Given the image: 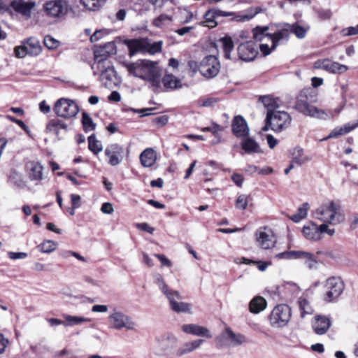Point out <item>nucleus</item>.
Here are the masks:
<instances>
[{
  "label": "nucleus",
  "instance_id": "b1692460",
  "mask_svg": "<svg viewBox=\"0 0 358 358\" xmlns=\"http://www.w3.org/2000/svg\"><path fill=\"white\" fill-rule=\"evenodd\" d=\"M34 6V2L24 1L22 0H15L10 3V7L13 10L27 17L30 16L31 10Z\"/></svg>",
  "mask_w": 358,
  "mask_h": 358
},
{
  "label": "nucleus",
  "instance_id": "cd10ccee",
  "mask_svg": "<svg viewBox=\"0 0 358 358\" xmlns=\"http://www.w3.org/2000/svg\"><path fill=\"white\" fill-rule=\"evenodd\" d=\"M162 46H129V56L132 57L136 54L143 55H153L162 51Z\"/></svg>",
  "mask_w": 358,
  "mask_h": 358
},
{
  "label": "nucleus",
  "instance_id": "4be33fe9",
  "mask_svg": "<svg viewBox=\"0 0 358 358\" xmlns=\"http://www.w3.org/2000/svg\"><path fill=\"white\" fill-rule=\"evenodd\" d=\"M26 172L29 178L32 181L43 180V166L38 162L29 161L25 165Z\"/></svg>",
  "mask_w": 358,
  "mask_h": 358
},
{
  "label": "nucleus",
  "instance_id": "052dcab7",
  "mask_svg": "<svg viewBox=\"0 0 358 358\" xmlns=\"http://www.w3.org/2000/svg\"><path fill=\"white\" fill-rule=\"evenodd\" d=\"M217 101L218 100L216 98H207L203 101H200L199 105L203 107H210L213 106L217 102Z\"/></svg>",
  "mask_w": 358,
  "mask_h": 358
},
{
  "label": "nucleus",
  "instance_id": "ea45409f",
  "mask_svg": "<svg viewBox=\"0 0 358 358\" xmlns=\"http://www.w3.org/2000/svg\"><path fill=\"white\" fill-rule=\"evenodd\" d=\"M271 30V24L268 26H257L252 30L253 38L257 41L261 42L265 36H267V31Z\"/></svg>",
  "mask_w": 358,
  "mask_h": 358
},
{
  "label": "nucleus",
  "instance_id": "393cba45",
  "mask_svg": "<svg viewBox=\"0 0 358 358\" xmlns=\"http://www.w3.org/2000/svg\"><path fill=\"white\" fill-rule=\"evenodd\" d=\"M203 341V339H196L185 343L176 350V356L182 357L186 354L191 353L199 348Z\"/></svg>",
  "mask_w": 358,
  "mask_h": 358
},
{
  "label": "nucleus",
  "instance_id": "a878e982",
  "mask_svg": "<svg viewBox=\"0 0 358 358\" xmlns=\"http://www.w3.org/2000/svg\"><path fill=\"white\" fill-rule=\"evenodd\" d=\"M162 41L153 43L152 45H162ZM151 45L150 43L146 42L144 39H127L124 36H119L115 38L114 41L107 42L104 45Z\"/></svg>",
  "mask_w": 358,
  "mask_h": 358
},
{
  "label": "nucleus",
  "instance_id": "6ab92c4d",
  "mask_svg": "<svg viewBox=\"0 0 358 358\" xmlns=\"http://www.w3.org/2000/svg\"><path fill=\"white\" fill-rule=\"evenodd\" d=\"M232 13L222 11L218 9H210L208 10L204 15V20L200 24L203 26L208 27L209 28H213L217 26V23L215 21V18L220 16H231Z\"/></svg>",
  "mask_w": 358,
  "mask_h": 358
},
{
  "label": "nucleus",
  "instance_id": "473e14b6",
  "mask_svg": "<svg viewBox=\"0 0 358 358\" xmlns=\"http://www.w3.org/2000/svg\"><path fill=\"white\" fill-rule=\"evenodd\" d=\"M297 303L300 311V315L302 318L305 317L308 315L313 314V308L306 296H302L299 297Z\"/></svg>",
  "mask_w": 358,
  "mask_h": 358
},
{
  "label": "nucleus",
  "instance_id": "4d7b16f0",
  "mask_svg": "<svg viewBox=\"0 0 358 358\" xmlns=\"http://www.w3.org/2000/svg\"><path fill=\"white\" fill-rule=\"evenodd\" d=\"M169 302L170 303V298H173V301H180L182 299V296L180 294L178 291L170 289L165 294Z\"/></svg>",
  "mask_w": 358,
  "mask_h": 358
},
{
  "label": "nucleus",
  "instance_id": "a18cd8bd",
  "mask_svg": "<svg viewBox=\"0 0 358 358\" xmlns=\"http://www.w3.org/2000/svg\"><path fill=\"white\" fill-rule=\"evenodd\" d=\"M80 1L87 9L96 10L104 4L106 0H80Z\"/></svg>",
  "mask_w": 358,
  "mask_h": 358
},
{
  "label": "nucleus",
  "instance_id": "ddd939ff",
  "mask_svg": "<svg viewBox=\"0 0 358 358\" xmlns=\"http://www.w3.org/2000/svg\"><path fill=\"white\" fill-rule=\"evenodd\" d=\"M220 64L215 56L205 57L200 63L199 71L206 78H213L220 72Z\"/></svg>",
  "mask_w": 358,
  "mask_h": 358
},
{
  "label": "nucleus",
  "instance_id": "72a5a7b5",
  "mask_svg": "<svg viewBox=\"0 0 358 358\" xmlns=\"http://www.w3.org/2000/svg\"><path fill=\"white\" fill-rule=\"evenodd\" d=\"M291 155L292 163L298 166H301L310 160V157L304 155L303 150L301 148H295L293 149Z\"/></svg>",
  "mask_w": 358,
  "mask_h": 358
},
{
  "label": "nucleus",
  "instance_id": "aec40b11",
  "mask_svg": "<svg viewBox=\"0 0 358 358\" xmlns=\"http://www.w3.org/2000/svg\"><path fill=\"white\" fill-rule=\"evenodd\" d=\"M331 322L326 316L317 315H315L312 322V327L314 332L318 335L324 334L330 328Z\"/></svg>",
  "mask_w": 358,
  "mask_h": 358
},
{
  "label": "nucleus",
  "instance_id": "58836bf2",
  "mask_svg": "<svg viewBox=\"0 0 358 358\" xmlns=\"http://www.w3.org/2000/svg\"><path fill=\"white\" fill-rule=\"evenodd\" d=\"M64 325L65 326H75L79 325L84 322H91L90 318L85 317L83 316H74L70 315H64Z\"/></svg>",
  "mask_w": 358,
  "mask_h": 358
},
{
  "label": "nucleus",
  "instance_id": "bf43d9fd",
  "mask_svg": "<svg viewBox=\"0 0 358 358\" xmlns=\"http://www.w3.org/2000/svg\"><path fill=\"white\" fill-rule=\"evenodd\" d=\"M8 256L10 259L16 260V259H25L27 257V254L26 252H8Z\"/></svg>",
  "mask_w": 358,
  "mask_h": 358
},
{
  "label": "nucleus",
  "instance_id": "20e7f679",
  "mask_svg": "<svg viewBox=\"0 0 358 358\" xmlns=\"http://www.w3.org/2000/svg\"><path fill=\"white\" fill-rule=\"evenodd\" d=\"M108 322L111 329L134 330L136 323L132 318L117 308H113L108 315Z\"/></svg>",
  "mask_w": 358,
  "mask_h": 358
},
{
  "label": "nucleus",
  "instance_id": "f03ea898",
  "mask_svg": "<svg viewBox=\"0 0 358 358\" xmlns=\"http://www.w3.org/2000/svg\"><path fill=\"white\" fill-rule=\"evenodd\" d=\"M224 55L226 58L236 60L239 59L245 62H250L258 55V50L263 57L270 55L275 46H222Z\"/></svg>",
  "mask_w": 358,
  "mask_h": 358
},
{
  "label": "nucleus",
  "instance_id": "4c0bfd02",
  "mask_svg": "<svg viewBox=\"0 0 358 358\" xmlns=\"http://www.w3.org/2000/svg\"><path fill=\"white\" fill-rule=\"evenodd\" d=\"M170 307L176 313H191V305L180 301H173V298H170Z\"/></svg>",
  "mask_w": 358,
  "mask_h": 358
},
{
  "label": "nucleus",
  "instance_id": "c85d7f7f",
  "mask_svg": "<svg viewBox=\"0 0 358 358\" xmlns=\"http://www.w3.org/2000/svg\"><path fill=\"white\" fill-rule=\"evenodd\" d=\"M41 50V46H15L14 52L16 57L23 58L27 55H38Z\"/></svg>",
  "mask_w": 358,
  "mask_h": 358
},
{
  "label": "nucleus",
  "instance_id": "1a4fd4ad",
  "mask_svg": "<svg viewBox=\"0 0 358 358\" xmlns=\"http://www.w3.org/2000/svg\"><path fill=\"white\" fill-rule=\"evenodd\" d=\"M53 110L57 116L70 119L78 113L79 107L73 100L61 98L55 102Z\"/></svg>",
  "mask_w": 358,
  "mask_h": 358
},
{
  "label": "nucleus",
  "instance_id": "09e8293b",
  "mask_svg": "<svg viewBox=\"0 0 358 358\" xmlns=\"http://www.w3.org/2000/svg\"><path fill=\"white\" fill-rule=\"evenodd\" d=\"M154 276L155 282L157 285L158 287L162 291V292L165 294L167 292L170 290V289L166 284L162 275L160 273H155Z\"/></svg>",
  "mask_w": 358,
  "mask_h": 358
},
{
  "label": "nucleus",
  "instance_id": "774afa93",
  "mask_svg": "<svg viewBox=\"0 0 358 358\" xmlns=\"http://www.w3.org/2000/svg\"><path fill=\"white\" fill-rule=\"evenodd\" d=\"M155 257H156L161 262L162 266H166L168 267H171L172 266L171 261L164 255L155 254Z\"/></svg>",
  "mask_w": 358,
  "mask_h": 358
},
{
  "label": "nucleus",
  "instance_id": "a211bd4d",
  "mask_svg": "<svg viewBox=\"0 0 358 358\" xmlns=\"http://www.w3.org/2000/svg\"><path fill=\"white\" fill-rule=\"evenodd\" d=\"M94 61L97 63V68L102 62L106 60L110 56L117 52L116 46H94Z\"/></svg>",
  "mask_w": 358,
  "mask_h": 358
},
{
  "label": "nucleus",
  "instance_id": "c9c22d12",
  "mask_svg": "<svg viewBox=\"0 0 358 358\" xmlns=\"http://www.w3.org/2000/svg\"><path fill=\"white\" fill-rule=\"evenodd\" d=\"M358 127V120L353 124H346L343 127L335 128L327 138H334L349 133Z\"/></svg>",
  "mask_w": 358,
  "mask_h": 358
},
{
  "label": "nucleus",
  "instance_id": "412c9836",
  "mask_svg": "<svg viewBox=\"0 0 358 358\" xmlns=\"http://www.w3.org/2000/svg\"><path fill=\"white\" fill-rule=\"evenodd\" d=\"M182 331L187 334H192L196 336L212 338L210 330L203 326L196 324H185L181 326Z\"/></svg>",
  "mask_w": 358,
  "mask_h": 358
},
{
  "label": "nucleus",
  "instance_id": "69168bd1",
  "mask_svg": "<svg viewBox=\"0 0 358 358\" xmlns=\"http://www.w3.org/2000/svg\"><path fill=\"white\" fill-rule=\"evenodd\" d=\"M266 141L268 145V147L271 149L274 148L276 146V145L278 143V141L275 138H274V136L271 134L266 135Z\"/></svg>",
  "mask_w": 358,
  "mask_h": 358
},
{
  "label": "nucleus",
  "instance_id": "2f4dec72",
  "mask_svg": "<svg viewBox=\"0 0 358 358\" xmlns=\"http://www.w3.org/2000/svg\"><path fill=\"white\" fill-rule=\"evenodd\" d=\"M140 160L144 167H151L157 160V153L152 148H147L141 154Z\"/></svg>",
  "mask_w": 358,
  "mask_h": 358
},
{
  "label": "nucleus",
  "instance_id": "0eeeda50",
  "mask_svg": "<svg viewBox=\"0 0 358 358\" xmlns=\"http://www.w3.org/2000/svg\"><path fill=\"white\" fill-rule=\"evenodd\" d=\"M268 115V124L275 133H281L288 129L292 123L290 115L284 110L271 112Z\"/></svg>",
  "mask_w": 358,
  "mask_h": 358
},
{
  "label": "nucleus",
  "instance_id": "49530a36",
  "mask_svg": "<svg viewBox=\"0 0 358 358\" xmlns=\"http://www.w3.org/2000/svg\"><path fill=\"white\" fill-rule=\"evenodd\" d=\"M82 124L86 132L93 131L96 127L90 116L85 112L82 114Z\"/></svg>",
  "mask_w": 358,
  "mask_h": 358
},
{
  "label": "nucleus",
  "instance_id": "79ce46f5",
  "mask_svg": "<svg viewBox=\"0 0 358 358\" xmlns=\"http://www.w3.org/2000/svg\"><path fill=\"white\" fill-rule=\"evenodd\" d=\"M57 248V243L51 240H45L37 246L38 250L43 253H50Z\"/></svg>",
  "mask_w": 358,
  "mask_h": 358
},
{
  "label": "nucleus",
  "instance_id": "5fc2aeb1",
  "mask_svg": "<svg viewBox=\"0 0 358 358\" xmlns=\"http://www.w3.org/2000/svg\"><path fill=\"white\" fill-rule=\"evenodd\" d=\"M248 203V196L245 194L240 195L236 201V207L238 209L245 210Z\"/></svg>",
  "mask_w": 358,
  "mask_h": 358
},
{
  "label": "nucleus",
  "instance_id": "e2e57ef3",
  "mask_svg": "<svg viewBox=\"0 0 358 358\" xmlns=\"http://www.w3.org/2000/svg\"><path fill=\"white\" fill-rule=\"evenodd\" d=\"M163 341H169L172 344H176L178 343V338L172 334H165L162 337Z\"/></svg>",
  "mask_w": 358,
  "mask_h": 358
},
{
  "label": "nucleus",
  "instance_id": "dca6fc26",
  "mask_svg": "<svg viewBox=\"0 0 358 358\" xmlns=\"http://www.w3.org/2000/svg\"><path fill=\"white\" fill-rule=\"evenodd\" d=\"M315 69H322L329 73L342 74L346 72L349 67L346 65L332 62L328 59H319L314 64Z\"/></svg>",
  "mask_w": 358,
  "mask_h": 358
},
{
  "label": "nucleus",
  "instance_id": "e433bc0d",
  "mask_svg": "<svg viewBox=\"0 0 358 358\" xmlns=\"http://www.w3.org/2000/svg\"><path fill=\"white\" fill-rule=\"evenodd\" d=\"M266 307V301L262 296L255 297L250 303V310L252 313H259Z\"/></svg>",
  "mask_w": 358,
  "mask_h": 358
},
{
  "label": "nucleus",
  "instance_id": "39448f33",
  "mask_svg": "<svg viewBox=\"0 0 358 358\" xmlns=\"http://www.w3.org/2000/svg\"><path fill=\"white\" fill-rule=\"evenodd\" d=\"M294 108L306 116L326 120L332 115H329L323 110L309 104L306 101V96L301 92L296 98Z\"/></svg>",
  "mask_w": 358,
  "mask_h": 358
},
{
  "label": "nucleus",
  "instance_id": "9b49d317",
  "mask_svg": "<svg viewBox=\"0 0 358 358\" xmlns=\"http://www.w3.org/2000/svg\"><path fill=\"white\" fill-rule=\"evenodd\" d=\"M245 341V336L241 334L234 333L230 328L227 327L221 334L215 338V343L219 348L236 346Z\"/></svg>",
  "mask_w": 358,
  "mask_h": 358
},
{
  "label": "nucleus",
  "instance_id": "3c124183",
  "mask_svg": "<svg viewBox=\"0 0 358 358\" xmlns=\"http://www.w3.org/2000/svg\"><path fill=\"white\" fill-rule=\"evenodd\" d=\"M99 69L101 72L100 77L102 80H111L112 77L114 76L115 71L113 67L108 66V67L103 69L101 68V66H99Z\"/></svg>",
  "mask_w": 358,
  "mask_h": 358
},
{
  "label": "nucleus",
  "instance_id": "de8ad7c7",
  "mask_svg": "<svg viewBox=\"0 0 358 358\" xmlns=\"http://www.w3.org/2000/svg\"><path fill=\"white\" fill-rule=\"evenodd\" d=\"M249 38V33L245 30H240L233 35L234 43L243 45Z\"/></svg>",
  "mask_w": 358,
  "mask_h": 358
},
{
  "label": "nucleus",
  "instance_id": "8fccbe9b",
  "mask_svg": "<svg viewBox=\"0 0 358 358\" xmlns=\"http://www.w3.org/2000/svg\"><path fill=\"white\" fill-rule=\"evenodd\" d=\"M292 27V32H294V34L299 38H303L305 37L307 31L309 29V27H303L298 24H294L291 25Z\"/></svg>",
  "mask_w": 358,
  "mask_h": 358
},
{
  "label": "nucleus",
  "instance_id": "37998d69",
  "mask_svg": "<svg viewBox=\"0 0 358 358\" xmlns=\"http://www.w3.org/2000/svg\"><path fill=\"white\" fill-rule=\"evenodd\" d=\"M88 148L95 155H97L103 149L101 143L96 139L94 134L88 137Z\"/></svg>",
  "mask_w": 358,
  "mask_h": 358
},
{
  "label": "nucleus",
  "instance_id": "0e129e2a",
  "mask_svg": "<svg viewBox=\"0 0 358 358\" xmlns=\"http://www.w3.org/2000/svg\"><path fill=\"white\" fill-rule=\"evenodd\" d=\"M9 343L8 339L5 338V336L0 334V354H3L5 352L6 347Z\"/></svg>",
  "mask_w": 358,
  "mask_h": 358
},
{
  "label": "nucleus",
  "instance_id": "4468645a",
  "mask_svg": "<svg viewBox=\"0 0 358 358\" xmlns=\"http://www.w3.org/2000/svg\"><path fill=\"white\" fill-rule=\"evenodd\" d=\"M43 9L47 15L50 17L59 18L68 12V3L64 0H51L43 5Z\"/></svg>",
  "mask_w": 358,
  "mask_h": 358
},
{
  "label": "nucleus",
  "instance_id": "423d86ee",
  "mask_svg": "<svg viewBox=\"0 0 358 358\" xmlns=\"http://www.w3.org/2000/svg\"><path fill=\"white\" fill-rule=\"evenodd\" d=\"M291 316L292 311L289 306L285 304L278 305L270 314V324L274 328H282L288 324Z\"/></svg>",
  "mask_w": 358,
  "mask_h": 358
},
{
  "label": "nucleus",
  "instance_id": "864d4df0",
  "mask_svg": "<svg viewBox=\"0 0 358 358\" xmlns=\"http://www.w3.org/2000/svg\"><path fill=\"white\" fill-rule=\"evenodd\" d=\"M60 256L64 259H67L72 256L83 262H87L86 259L84 257L81 256L79 253L71 250H64L61 252Z\"/></svg>",
  "mask_w": 358,
  "mask_h": 358
},
{
  "label": "nucleus",
  "instance_id": "338daca9",
  "mask_svg": "<svg viewBox=\"0 0 358 358\" xmlns=\"http://www.w3.org/2000/svg\"><path fill=\"white\" fill-rule=\"evenodd\" d=\"M170 20L171 17L169 16L166 15H161L157 19L155 20L154 24L157 27H160L163 24L164 22Z\"/></svg>",
  "mask_w": 358,
  "mask_h": 358
},
{
  "label": "nucleus",
  "instance_id": "bb28decb",
  "mask_svg": "<svg viewBox=\"0 0 358 358\" xmlns=\"http://www.w3.org/2000/svg\"><path fill=\"white\" fill-rule=\"evenodd\" d=\"M304 237L310 241H320V231L318 225L313 222H310L305 224L302 229Z\"/></svg>",
  "mask_w": 358,
  "mask_h": 358
},
{
  "label": "nucleus",
  "instance_id": "f257e3e1",
  "mask_svg": "<svg viewBox=\"0 0 358 358\" xmlns=\"http://www.w3.org/2000/svg\"><path fill=\"white\" fill-rule=\"evenodd\" d=\"M123 66L130 76L148 83L154 91L161 89L162 70L157 62L138 59L134 62H124Z\"/></svg>",
  "mask_w": 358,
  "mask_h": 358
},
{
  "label": "nucleus",
  "instance_id": "5701e85b",
  "mask_svg": "<svg viewBox=\"0 0 358 358\" xmlns=\"http://www.w3.org/2000/svg\"><path fill=\"white\" fill-rule=\"evenodd\" d=\"M232 131L236 137H245L249 134V129L245 119L238 115L232 121Z\"/></svg>",
  "mask_w": 358,
  "mask_h": 358
},
{
  "label": "nucleus",
  "instance_id": "c03bdc74",
  "mask_svg": "<svg viewBox=\"0 0 358 358\" xmlns=\"http://www.w3.org/2000/svg\"><path fill=\"white\" fill-rule=\"evenodd\" d=\"M62 129L66 130L67 125L64 122L59 120H53L50 121L46 127V129L50 132L58 133V130Z\"/></svg>",
  "mask_w": 358,
  "mask_h": 358
},
{
  "label": "nucleus",
  "instance_id": "6e6d98bb",
  "mask_svg": "<svg viewBox=\"0 0 358 358\" xmlns=\"http://www.w3.org/2000/svg\"><path fill=\"white\" fill-rule=\"evenodd\" d=\"M104 30H97L92 36H90V41L91 43H96L100 41L106 36Z\"/></svg>",
  "mask_w": 358,
  "mask_h": 358
},
{
  "label": "nucleus",
  "instance_id": "f3484780",
  "mask_svg": "<svg viewBox=\"0 0 358 358\" xmlns=\"http://www.w3.org/2000/svg\"><path fill=\"white\" fill-rule=\"evenodd\" d=\"M124 148L117 143L110 144L105 149V155L111 166L120 164L123 158Z\"/></svg>",
  "mask_w": 358,
  "mask_h": 358
},
{
  "label": "nucleus",
  "instance_id": "603ef678",
  "mask_svg": "<svg viewBox=\"0 0 358 358\" xmlns=\"http://www.w3.org/2000/svg\"><path fill=\"white\" fill-rule=\"evenodd\" d=\"M329 224L327 222H322V224L318 225L320 231V240L322 239V234H327L330 236H333L335 234V229L329 227Z\"/></svg>",
  "mask_w": 358,
  "mask_h": 358
},
{
  "label": "nucleus",
  "instance_id": "c756f323",
  "mask_svg": "<svg viewBox=\"0 0 358 358\" xmlns=\"http://www.w3.org/2000/svg\"><path fill=\"white\" fill-rule=\"evenodd\" d=\"M243 138L241 142V146L245 153L253 154L262 152L261 148L255 140L247 136Z\"/></svg>",
  "mask_w": 358,
  "mask_h": 358
},
{
  "label": "nucleus",
  "instance_id": "f704fd0d",
  "mask_svg": "<svg viewBox=\"0 0 358 358\" xmlns=\"http://www.w3.org/2000/svg\"><path fill=\"white\" fill-rule=\"evenodd\" d=\"M260 100L264 107L267 109L266 114L278 110V108H279V103L278 99H275L271 96L267 95L261 97Z\"/></svg>",
  "mask_w": 358,
  "mask_h": 358
},
{
  "label": "nucleus",
  "instance_id": "680f3d73",
  "mask_svg": "<svg viewBox=\"0 0 358 358\" xmlns=\"http://www.w3.org/2000/svg\"><path fill=\"white\" fill-rule=\"evenodd\" d=\"M101 211L104 214H112L114 211L112 203L109 202L103 203L101 206Z\"/></svg>",
  "mask_w": 358,
  "mask_h": 358
},
{
  "label": "nucleus",
  "instance_id": "7c9ffc66",
  "mask_svg": "<svg viewBox=\"0 0 358 358\" xmlns=\"http://www.w3.org/2000/svg\"><path fill=\"white\" fill-rule=\"evenodd\" d=\"M162 83L166 90H173L182 87L180 80L171 73H166L161 78Z\"/></svg>",
  "mask_w": 358,
  "mask_h": 358
},
{
  "label": "nucleus",
  "instance_id": "a19ab883",
  "mask_svg": "<svg viewBox=\"0 0 358 358\" xmlns=\"http://www.w3.org/2000/svg\"><path fill=\"white\" fill-rule=\"evenodd\" d=\"M308 209V203H303L302 206L298 208L297 212L292 215L290 217L291 220L296 223L299 222L301 220L306 217Z\"/></svg>",
  "mask_w": 358,
  "mask_h": 358
},
{
  "label": "nucleus",
  "instance_id": "9d476101",
  "mask_svg": "<svg viewBox=\"0 0 358 358\" xmlns=\"http://www.w3.org/2000/svg\"><path fill=\"white\" fill-rule=\"evenodd\" d=\"M275 259H300L310 268H314L317 264L313 254L303 250H288L275 255Z\"/></svg>",
  "mask_w": 358,
  "mask_h": 358
},
{
  "label": "nucleus",
  "instance_id": "7ed1b4c3",
  "mask_svg": "<svg viewBox=\"0 0 358 358\" xmlns=\"http://www.w3.org/2000/svg\"><path fill=\"white\" fill-rule=\"evenodd\" d=\"M313 216L322 222H327L333 226L338 225L345 220V214L341 206L334 201L321 205L315 210Z\"/></svg>",
  "mask_w": 358,
  "mask_h": 358
},
{
  "label": "nucleus",
  "instance_id": "2eb2a0df",
  "mask_svg": "<svg viewBox=\"0 0 358 358\" xmlns=\"http://www.w3.org/2000/svg\"><path fill=\"white\" fill-rule=\"evenodd\" d=\"M292 27L291 24L286 23H271V30L273 31V33L266 34L267 37L271 39L273 45H275L289 36L292 33Z\"/></svg>",
  "mask_w": 358,
  "mask_h": 358
},
{
  "label": "nucleus",
  "instance_id": "6e6552de",
  "mask_svg": "<svg viewBox=\"0 0 358 358\" xmlns=\"http://www.w3.org/2000/svg\"><path fill=\"white\" fill-rule=\"evenodd\" d=\"M344 287V282L341 278L335 276L329 278L324 284V300L327 303L336 301L343 293Z\"/></svg>",
  "mask_w": 358,
  "mask_h": 358
},
{
  "label": "nucleus",
  "instance_id": "13d9d810",
  "mask_svg": "<svg viewBox=\"0 0 358 358\" xmlns=\"http://www.w3.org/2000/svg\"><path fill=\"white\" fill-rule=\"evenodd\" d=\"M341 34L344 36H352L358 34V27H349L341 30Z\"/></svg>",
  "mask_w": 358,
  "mask_h": 358
},
{
  "label": "nucleus",
  "instance_id": "f8f14e48",
  "mask_svg": "<svg viewBox=\"0 0 358 358\" xmlns=\"http://www.w3.org/2000/svg\"><path fill=\"white\" fill-rule=\"evenodd\" d=\"M255 238L257 246L264 250L273 248L277 243L274 233L267 227L259 228L255 233Z\"/></svg>",
  "mask_w": 358,
  "mask_h": 358
}]
</instances>
